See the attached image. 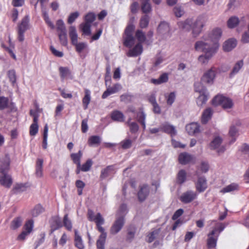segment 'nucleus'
I'll list each match as a JSON object with an SVG mask.
<instances>
[{"mask_svg": "<svg viewBox=\"0 0 249 249\" xmlns=\"http://www.w3.org/2000/svg\"><path fill=\"white\" fill-rule=\"evenodd\" d=\"M206 20L204 16H199L195 20L189 18L183 22H180L178 23V25L181 28L186 31L192 29L193 36L196 37L202 32Z\"/></svg>", "mask_w": 249, "mask_h": 249, "instance_id": "obj_1", "label": "nucleus"}, {"mask_svg": "<svg viewBox=\"0 0 249 249\" xmlns=\"http://www.w3.org/2000/svg\"><path fill=\"white\" fill-rule=\"evenodd\" d=\"M208 45L207 44L203 43V41H197L195 43V50L204 53V54L200 55L198 58V61L201 64L208 63L209 60L217 52V46L216 45H214V46L211 47Z\"/></svg>", "mask_w": 249, "mask_h": 249, "instance_id": "obj_2", "label": "nucleus"}, {"mask_svg": "<svg viewBox=\"0 0 249 249\" xmlns=\"http://www.w3.org/2000/svg\"><path fill=\"white\" fill-rule=\"evenodd\" d=\"M222 34V30L220 28H215L213 29L207 35H205L203 37V43L208 45L209 47H213L214 45L217 46V50L219 48L218 40L221 38Z\"/></svg>", "mask_w": 249, "mask_h": 249, "instance_id": "obj_3", "label": "nucleus"}, {"mask_svg": "<svg viewBox=\"0 0 249 249\" xmlns=\"http://www.w3.org/2000/svg\"><path fill=\"white\" fill-rule=\"evenodd\" d=\"M134 28L135 27L133 24H130L126 27L125 30L124 44L126 47L130 48L135 43V39L133 36Z\"/></svg>", "mask_w": 249, "mask_h": 249, "instance_id": "obj_4", "label": "nucleus"}, {"mask_svg": "<svg viewBox=\"0 0 249 249\" xmlns=\"http://www.w3.org/2000/svg\"><path fill=\"white\" fill-rule=\"evenodd\" d=\"M212 104L215 106L221 105L224 109L230 108L233 106L232 100L222 95L216 96L212 100Z\"/></svg>", "mask_w": 249, "mask_h": 249, "instance_id": "obj_5", "label": "nucleus"}, {"mask_svg": "<svg viewBox=\"0 0 249 249\" xmlns=\"http://www.w3.org/2000/svg\"><path fill=\"white\" fill-rule=\"evenodd\" d=\"M195 175L197 177V180L195 182L196 190L199 193L204 192L207 188V180L204 176L201 175L198 170H196Z\"/></svg>", "mask_w": 249, "mask_h": 249, "instance_id": "obj_6", "label": "nucleus"}, {"mask_svg": "<svg viewBox=\"0 0 249 249\" xmlns=\"http://www.w3.org/2000/svg\"><path fill=\"white\" fill-rule=\"evenodd\" d=\"M217 72L216 68L213 67L205 72L201 78V81L203 83L212 85L214 82Z\"/></svg>", "mask_w": 249, "mask_h": 249, "instance_id": "obj_7", "label": "nucleus"}, {"mask_svg": "<svg viewBox=\"0 0 249 249\" xmlns=\"http://www.w3.org/2000/svg\"><path fill=\"white\" fill-rule=\"evenodd\" d=\"M124 224V216L120 215L116 217V220L110 228V233L114 235L119 232Z\"/></svg>", "mask_w": 249, "mask_h": 249, "instance_id": "obj_8", "label": "nucleus"}, {"mask_svg": "<svg viewBox=\"0 0 249 249\" xmlns=\"http://www.w3.org/2000/svg\"><path fill=\"white\" fill-rule=\"evenodd\" d=\"M7 171L0 167V183L5 187L10 188L13 181L11 177L7 174Z\"/></svg>", "mask_w": 249, "mask_h": 249, "instance_id": "obj_9", "label": "nucleus"}, {"mask_svg": "<svg viewBox=\"0 0 249 249\" xmlns=\"http://www.w3.org/2000/svg\"><path fill=\"white\" fill-rule=\"evenodd\" d=\"M197 197V194L196 192L188 190L182 194L179 199L182 203L188 204L195 200Z\"/></svg>", "mask_w": 249, "mask_h": 249, "instance_id": "obj_10", "label": "nucleus"}, {"mask_svg": "<svg viewBox=\"0 0 249 249\" xmlns=\"http://www.w3.org/2000/svg\"><path fill=\"white\" fill-rule=\"evenodd\" d=\"M222 142V139L219 136L215 137L210 144V147L212 150H217V152L220 154L225 150L224 146H220Z\"/></svg>", "mask_w": 249, "mask_h": 249, "instance_id": "obj_11", "label": "nucleus"}, {"mask_svg": "<svg viewBox=\"0 0 249 249\" xmlns=\"http://www.w3.org/2000/svg\"><path fill=\"white\" fill-rule=\"evenodd\" d=\"M216 229L213 230L208 234V239L207 242V247L209 249L214 248L216 246V243L218 237V234H216Z\"/></svg>", "mask_w": 249, "mask_h": 249, "instance_id": "obj_12", "label": "nucleus"}, {"mask_svg": "<svg viewBox=\"0 0 249 249\" xmlns=\"http://www.w3.org/2000/svg\"><path fill=\"white\" fill-rule=\"evenodd\" d=\"M160 126L161 131L169 134L171 137L176 135L177 131L175 127L169 123L164 122L161 124Z\"/></svg>", "mask_w": 249, "mask_h": 249, "instance_id": "obj_13", "label": "nucleus"}, {"mask_svg": "<svg viewBox=\"0 0 249 249\" xmlns=\"http://www.w3.org/2000/svg\"><path fill=\"white\" fill-rule=\"evenodd\" d=\"M150 192L149 187L146 184H143L140 186V190L138 193V197L140 201L142 202L149 195Z\"/></svg>", "mask_w": 249, "mask_h": 249, "instance_id": "obj_14", "label": "nucleus"}, {"mask_svg": "<svg viewBox=\"0 0 249 249\" xmlns=\"http://www.w3.org/2000/svg\"><path fill=\"white\" fill-rule=\"evenodd\" d=\"M122 87L120 84H115L111 87H108L106 91L103 93L102 98L105 99L111 94L117 93L120 90Z\"/></svg>", "mask_w": 249, "mask_h": 249, "instance_id": "obj_15", "label": "nucleus"}, {"mask_svg": "<svg viewBox=\"0 0 249 249\" xmlns=\"http://www.w3.org/2000/svg\"><path fill=\"white\" fill-rule=\"evenodd\" d=\"M178 159L180 164L185 165L192 162L195 158L187 152H183L179 155Z\"/></svg>", "mask_w": 249, "mask_h": 249, "instance_id": "obj_16", "label": "nucleus"}, {"mask_svg": "<svg viewBox=\"0 0 249 249\" xmlns=\"http://www.w3.org/2000/svg\"><path fill=\"white\" fill-rule=\"evenodd\" d=\"M115 173V166L113 165H108L103 169L101 171L100 178L103 180Z\"/></svg>", "mask_w": 249, "mask_h": 249, "instance_id": "obj_17", "label": "nucleus"}, {"mask_svg": "<svg viewBox=\"0 0 249 249\" xmlns=\"http://www.w3.org/2000/svg\"><path fill=\"white\" fill-rule=\"evenodd\" d=\"M142 46L141 43H137L135 47L127 53V55L129 57L137 56L142 53Z\"/></svg>", "mask_w": 249, "mask_h": 249, "instance_id": "obj_18", "label": "nucleus"}, {"mask_svg": "<svg viewBox=\"0 0 249 249\" xmlns=\"http://www.w3.org/2000/svg\"><path fill=\"white\" fill-rule=\"evenodd\" d=\"M186 130L190 135L199 132V125L196 123H192L186 126Z\"/></svg>", "mask_w": 249, "mask_h": 249, "instance_id": "obj_19", "label": "nucleus"}, {"mask_svg": "<svg viewBox=\"0 0 249 249\" xmlns=\"http://www.w3.org/2000/svg\"><path fill=\"white\" fill-rule=\"evenodd\" d=\"M29 18L28 16L24 17L18 25V31L25 32L29 28Z\"/></svg>", "mask_w": 249, "mask_h": 249, "instance_id": "obj_20", "label": "nucleus"}, {"mask_svg": "<svg viewBox=\"0 0 249 249\" xmlns=\"http://www.w3.org/2000/svg\"><path fill=\"white\" fill-rule=\"evenodd\" d=\"M93 221L96 223L97 229L99 232L105 231L104 228L102 226V225L104 223V219L100 213H98L96 214Z\"/></svg>", "mask_w": 249, "mask_h": 249, "instance_id": "obj_21", "label": "nucleus"}, {"mask_svg": "<svg viewBox=\"0 0 249 249\" xmlns=\"http://www.w3.org/2000/svg\"><path fill=\"white\" fill-rule=\"evenodd\" d=\"M101 234L96 242V246L97 249H105V244L106 242L107 233L106 231L100 232Z\"/></svg>", "mask_w": 249, "mask_h": 249, "instance_id": "obj_22", "label": "nucleus"}, {"mask_svg": "<svg viewBox=\"0 0 249 249\" xmlns=\"http://www.w3.org/2000/svg\"><path fill=\"white\" fill-rule=\"evenodd\" d=\"M236 41L234 39H230L225 41L223 44V48L225 52H230L236 46Z\"/></svg>", "mask_w": 249, "mask_h": 249, "instance_id": "obj_23", "label": "nucleus"}, {"mask_svg": "<svg viewBox=\"0 0 249 249\" xmlns=\"http://www.w3.org/2000/svg\"><path fill=\"white\" fill-rule=\"evenodd\" d=\"M63 226V224L60 217L56 216L53 218L51 223L52 232L59 229Z\"/></svg>", "mask_w": 249, "mask_h": 249, "instance_id": "obj_24", "label": "nucleus"}, {"mask_svg": "<svg viewBox=\"0 0 249 249\" xmlns=\"http://www.w3.org/2000/svg\"><path fill=\"white\" fill-rule=\"evenodd\" d=\"M43 159H37L36 165V175L37 178H41L43 176Z\"/></svg>", "mask_w": 249, "mask_h": 249, "instance_id": "obj_25", "label": "nucleus"}, {"mask_svg": "<svg viewBox=\"0 0 249 249\" xmlns=\"http://www.w3.org/2000/svg\"><path fill=\"white\" fill-rule=\"evenodd\" d=\"M213 110L211 108L208 107L206 108L203 112L202 118L201 122L202 124H206L211 118L213 115Z\"/></svg>", "mask_w": 249, "mask_h": 249, "instance_id": "obj_26", "label": "nucleus"}, {"mask_svg": "<svg viewBox=\"0 0 249 249\" xmlns=\"http://www.w3.org/2000/svg\"><path fill=\"white\" fill-rule=\"evenodd\" d=\"M69 36L71 38V43H76L78 41V34L76 29L73 26H71L69 29Z\"/></svg>", "mask_w": 249, "mask_h": 249, "instance_id": "obj_27", "label": "nucleus"}, {"mask_svg": "<svg viewBox=\"0 0 249 249\" xmlns=\"http://www.w3.org/2000/svg\"><path fill=\"white\" fill-rule=\"evenodd\" d=\"M111 118L114 121L123 122L124 120V116L122 112L118 110H115L111 114Z\"/></svg>", "mask_w": 249, "mask_h": 249, "instance_id": "obj_28", "label": "nucleus"}, {"mask_svg": "<svg viewBox=\"0 0 249 249\" xmlns=\"http://www.w3.org/2000/svg\"><path fill=\"white\" fill-rule=\"evenodd\" d=\"M10 164V159L8 154H5L4 156L0 159V167L8 171Z\"/></svg>", "mask_w": 249, "mask_h": 249, "instance_id": "obj_29", "label": "nucleus"}, {"mask_svg": "<svg viewBox=\"0 0 249 249\" xmlns=\"http://www.w3.org/2000/svg\"><path fill=\"white\" fill-rule=\"evenodd\" d=\"M126 124L129 127L130 131L131 133L134 134L138 131L139 129V125L135 122H131V118L128 119L126 122Z\"/></svg>", "mask_w": 249, "mask_h": 249, "instance_id": "obj_30", "label": "nucleus"}, {"mask_svg": "<svg viewBox=\"0 0 249 249\" xmlns=\"http://www.w3.org/2000/svg\"><path fill=\"white\" fill-rule=\"evenodd\" d=\"M141 9L143 13H150L152 10L150 0H141Z\"/></svg>", "mask_w": 249, "mask_h": 249, "instance_id": "obj_31", "label": "nucleus"}, {"mask_svg": "<svg viewBox=\"0 0 249 249\" xmlns=\"http://www.w3.org/2000/svg\"><path fill=\"white\" fill-rule=\"evenodd\" d=\"M244 65L243 60L238 61L233 66L232 71L230 74V77L231 78L235 74H237Z\"/></svg>", "mask_w": 249, "mask_h": 249, "instance_id": "obj_32", "label": "nucleus"}, {"mask_svg": "<svg viewBox=\"0 0 249 249\" xmlns=\"http://www.w3.org/2000/svg\"><path fill=\"white\" fill-rule=\"evenodd\" d=\"M169 31V25L168 23L165 21L161 22L158 27V32L160 34H166L168 33Z\"/></svg>", "mask_w": 249, "mask_h": 249, "instance_id": "obj_33", "label": "nucleus"}, {"mask_svg": "<svg viewBox=\"0 0 249 249\" xmlns=\"http://www.w3.org/2000/svg\"><path fill=\"white\" fill-rule=\"evenodd\" d=\"M168 75L166 73L161 74L158 79H152L151 82L155 85H160L168 81Z\"/></svg>", "mask_w": 249, "mask_h": 249, "instance_id": "obj_34", "label": "nucleus"}, {"mask_svg": "<svg viewBox=\"0 0 249 249\" xmlns=\"http://www.w3.org/2000/svg\"><path fill=\"white\" fill-rule=\"evenodd\" d=\"M90 91L88 89H85V96L83 98L82 102L84 106V108L86 109L88 108V105L90 101Z\"/></svg>", "mask_w": 249, "mask_h": 249, "instance_id": "obj_35", "label": "nucleus"}, {"mask_svg": "<svg viewBox=\"0 0 249 249\" xmlns=\"http://www.w3.org/2000/svg\"><path fill=\"white\" fill-rule=\"evenodd\" d=\"M207 100L208 95L207 91L200 93L199 96L196 99V104L198 106L201 107L206 103Z\"/></svg>", "mask_w": 249, "mask_h": 249, "instance_id": "obj_36", "label": "nucleus"}, {"mask_svg": "<svg viewBox=\"0 0 249 249\" xmlns=\"http://www.w3.org/2000/svg\"><path fill=\"white\" fill-rule=\"evenodd\" d=\"M164 97L166 100L167 104L169 106H171L175 101L176 94L175 92H171L169 93H165Z\"/></svg>", "mask_w": 249, "mask_h": 249, "instance_id": "obj_37", "label": "nucleus"}, {"mask_svg": "<svg viewBox=\"0 0 249 249\" xmlns=\"http://www.w3.org/2000/svg\"><path fill=\"white\" fill-rule=\"evenodd\" d=\"M75 238L74 242L75 246L79 249H83L84 248V246L81 238V237L78 234V231L75 230Z\"/></svg>", "mask_w": 249, "mask_h": 249, "instance_id": "obj_38", "label": "nucleus"}, {"mask_svg": "<svg viewBox=\"0 0 249 249\" xmlns=\"http://www.w3.org/2000/svg\"><path fill=\"white\" fill-rule=\"evenodd\" d=\"M187 175L186 171L183 170H180L177 175V182L179 184H182L186 180Z\"/></svg>", "mask_w": 249, "mask_h": 249, "instance_id": "obj_39", "label": "nucleus"}, {"mask_svg": "<svg viewBox=\"0 0 249 249\" xmlns=\"http://www.w3.org/2000/svg\"><path fill=\"white\" fill-rule=\"evenodd\" d=\"M90 27L91 24L85 22L80 25V29L83 32V34L87 36H89L91 35Z\"/></svg>", "mask_w": 249, "mask_h": 249, "instance_id": "obj_40", "label": "nucleus"}, {"mask_svg": "<svg viewBox=\"0 0 249 249\" xmlns=\"http://www.w3.org/2000/svg\"><path fill=\"white\" fill-rule=\"evenodd\" d=\"M238 185L236 183L231 184L221 190L220 192L223 194L231 192L238 190Z\"/></svg>", "mask_w": 249, "mask_h": 249, "instance_id": "obj_41", "label": "nucleus"}, {"mask_svg": "<svg viewBox=\"0 0 249 249\" xmlns=\"http://www.w3.org/2000/svg\"><path fill=\"white\" fill-rule=\"evenodd\" d=\"M82 156V153L80 150L77 153H72L71 155V157L73 162L78 166H80V159Z\"/></svg>", "mask_w": 249, "mask_h": 249, "instance_id": "obj_42", "label": "nucleus"}, {"mask_svg": "<svg viewBox=\"0 0 249 249\" xmlns=\"http://www.w3.org/2000/svg\"><path fill=\"white\" fill-rule=\"evenodd\" d=\"M149 20L150 17L147 15H144L142 16L140 20V27L141 28H146L149 24Z\"/></svg>", "mask_w": 249, "mask_h": 249, "instance_id": "obj_43", "label": "nucleus"}, {"mask_svg": "<svg viewBox=\"0 0 249 249\" xmlns=\"http://www.w3.org/2000/svg\"><path fill=\"white\" fill-rule=\"evenodd\" d=\"M101 142V138L98 136H90L88 141V144L91 146L94 145L99 144Z\"/></svg>", "mask_w": 249, "mask_h": 249, "instance_id": "obj_44", "label": "nucleus"}, {"mask_svg": "<svg viewBox=\"0 0 249 249\" xmlns=\"http://www.w3.org/2000/svg\"><path fill=\"white\" fill-rule=\"evenodd\" d=\"M239 18L235 16L230 18L227 21V25L230 28L235 27L239 23Z\"/></svg>", "mask_w": 249, "mask_h": 249, "instance_id": "obj_45", "label": "nucleus"}, {"mask_svg": "<svg viewBox=\"0 0 249 249\" xmlns=\"http://www.w3.org/2000/svg\"><path fill=\"white\" fill-rule=\"evenodd\" d=\"M135 37L138 39L139 43L142 44L146 40L145 33L141 30H137L135 33Z\"/></svg>", "mask_w": 249, "mask_h": 249, "instance_id": "obj_46", "label": "nucleus"}, {"mask_svg": "<svg viewBox=\"0 0 249 249\" xmlns=\"http://www.w3.org/2000/svg\"><path fill=\"white\" fill-rule=\"evenodd\" d=\"M209 169V166L208 162L206 161H202L200 165L197 167L196 170H198V172L200 174V172L202 173H207Z\"/></svg>", "mask_w": 249, "mask_h": 249, "instance_id": "obj_47", "label": "nucleus"}, {"mask_svg": "<svg viewBox=\"0 0 249 249\" xmlns=\"http://www.w3.org/2000/svg\"><path fill=\"white\" fill-rule=\"evenodd\" d=\"M63 225L68 231H71L72 229V224L71 220L68 217V214H66L63 218Z\"/></svg>", "mask_w": 249, "mask_h": 249, "instance_id": "obj_48", "label": "nucleus"}, {"mask_svg": "<svg viewBox=\"0 0 249 249\" xmlns=\"http://www.w3.org/2000/svg\"><path fill=\"white\" fill-rule=\"evenodd\" d=\"M60 76L62 79L71 75V72L67 67H60L59 69Z\"/></svg>", "mask_w": 249, "mask_h": 249, "instance_id": "obj_49", "label": "nucleus"}, {"mask_svg": "<svg viewBox=\"0 0 249 249\" xmlns=\"http://www.w3.org/2000/svg\"><path fill=\"white\" fill-rule=\"evenodd\" d=\"M56 29L58 33L66 32V29L63 21L59 19L56 22Z\"/></svg>", "mask_w": 249, "mask_h": 249, "instance_id": "obj_50", "label": "nucleus"}, {"mask_svg": "<svg viewBox=\"0 0 249 249\" xmlns=\"http://www.w3.org/2000/svg\"><path fill=\"white\" fill-rule=\"evenodd\" d=\"M9 99L4 96H0V110H3L8 107Z\"/></svg>", "mask_w": 249, "mask_h": 249, "instance_id": "obj_51", "label": "nucleus"}, {"mask_svg": "<svg viewBox=\"0 0 249 249\" xmlns=\"http://www.w3.org/2000/svg\"><path fill=\"white\" fill-rule=\"evenodd\" d=\"M146 119V114L142 108H140L139 111L137 112L136 119L139 122L145 121Z\"/></svg>", "mask_w": 249, "mask_h": 249, "instance_id": "obj_52", "label": "nucleus"}, {"mask_svg": "<svg viewBox=\"0 0 249 249\" xmlns=\"http://www.w3.org/2000/svg\"><path fill=\"white\" fill-rule=\"evenodd\" d=\"M58 35L61 44L64 46H67L68 44L67 32L58 33Z\"/></svg>", "mask_w": 249, "mask_h": 249, "instance_id": "obj_53", "label": "nucleus"}, {"mask_svg": "<svg viewBox=\"0 0 249 249\" xmlns=\"http://www.w3.org/2000/svg\"><path fill=\"white\" fill-rule=\"evenodd\" d=\"M96 18L95 14L93 12H89L85 16V21L86 23L90 24L93 22Z\"/></svg>", "mask_w": 249, "mask_h": 249, "instance_id": "obj_54", "label": "nucleus"}, {"mask_svg": "<svg viewBox=\"0 0 249 249\" xmlns=\"http://www.w3.org/2000/svg\"><path fill=\"white\" fill-rule=\"evenodd\" d=\"M22 220L19 217L15 218L13 220L11 224V228L16 230L21 225Z\"/></svg>", "mask_w": 249, "mask_h": 249, "instance_id": "obj_55", "label": "nucleus"}, {"mask_svg": "<svg viewBox=\"0 0 249 249\" xmlns=\"http://www.w3.org/2000/svg\"><path fill=\"white\" fill-rule=\"evenodd\" d=\"M194 88L195 91L199 92V93L207 91L206 88L199 82H196L194 84Z\"/></svg>", "mask_w": 249, "mask_h": 249, "instance_id": "obj_56", "label": "nucleus"}, {"mask_svg": "<svg viewBox=\"0 0 249 249\" xmlns=\"http://www.w3.org/2000/svg\"><path fill=\"white\" fill-rule=\"evenodd\" d=\"M122 148L124 149L130 148L132 144V141L130 139H125L120 142Z\"/></svg>", "mask_w": 249, "mask_h": 249, "instance_id": "obj_57", "label": "nucleus"}, {"mask_svg": "<svg viewBox=\"0 0 249 249\" xmlns=\"http://www.w3.org/2000/svg\"><path fill=\"white\" fill-rule=\"evenodd\" d=\"M44 211L43 208L39 204L36 205L32 211V214L33 216H37Z\"/></svg>", "mask_w": 249, "mask_h": 249, "instance_id": "obj_58", "label": "nucleus"}, {"mask_svg": "<svg viewBox=\"0 0 249 249\" xmlns=\"http://www.w3.org/2000/svg\"><path fill=\"white\" fill-rule=\"evenodd\" d=\"M93 164V162L91 159H88L86 162L82 166L81 165V170L83 172H87L89 171Z\"/></svg>", "mask_w": 249, "mask_h": 249, "instance_id": "obj_59", "label": "nucleus"}, {"mask_svg": "<svg viewBox=\"0 0 249 249\" xmlns=\"http://www.w3.org/2000/svg\"><path fill=\"white\" fill-rule=\"evenodd\" d=\"M72 44L75 46L76 50L78 53H81V52L87 47V45L86 43H78V41L76 42V43H73Z\"/></svg>", "mask_w": 249, "mask_h": 249, "instance_id": "obj_60", "label": "nucleus"}, {"mask_svg": "<svg viewBox=\"0 0 249 249\" xmlns=\"http://www.w3.org/2000/svg\"><path fill=\"white\" fill-rule=\"evenodd\" d=\"M229 134L230 136L232 138V142H233L235 141V137L238 134V130L235 126L232 125L231 126L229 130Z\"/></svg>", "mask_w": 249, "mask_h": 249, "instance_id": "obj_61", "label": "nucleus"}, {"mask_svg": "<svg viewBox=\"0 0 249 249\" xmlns=\"http://www.w3.org/2000/svg\"><path fill=\"white\" fill-rule=\"evenodd\" d=\"M33 220H28L24 226V231H27V232H28L30 234L33 230Z\"/></svg>", "mask_w": 249, "mask_h": 249, "instance_id": "obj_62", "label": "nucleus"}, {"mask_svg": "<svg viewBox=\"0 0 249 249\" xmlns=\"http://www.w3.org/2000/svg\"><path fill=\"white\" fill-rule=\"evenodd\" d=\"M79 16V13L77 11L71 13L68 18V23L71 24Z\"/></svg>", "mask_w": 249, "mask_h": 249, "instance_id": "obj_63", "label": "nucleus"}, {"mask_svg": "<svg viewBox=\"0 0 249 249\" xmlns=\"http://www.w3.org/2000/svg\"><path fill=\"white\" fill-rule=\"evenodd\" d=\"M241 41L243 43H249V30L244 32L242 35Z\"/></svg>", "mask_w": 249, "mask_h": 249, "instance_id": "obj_64", "label": "nucleus"}]
</instances>
